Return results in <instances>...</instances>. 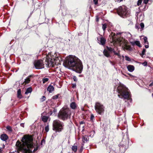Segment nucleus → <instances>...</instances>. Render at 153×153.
Masks as SVG:
<instances>
[{"instance_id": "nucleus-1", "label": "nucleus", "mask_w": 153, "mask_h": 153, "mask_svg": "<svg viewBox=\"0 0 153 153\" xmlns=\"http://www.w3.org/2000/svg\"><path fill=\"white\" fill-rule=\"evenodd\" d=\"M65 67L71 68L76 72L81 73L83 68L82 63L80 60L74 56H69L63 64Z\"/></svg>"}, {"instance_id": "nucleus-2", "label": "nucleus", "mask_w": 153, "mask_h": 153, "mask_svg": "<svg viewBox=\"0 0 153 153\" xmlns=\"http://www.w3.org/2000/svg\"><path fill=\"white\" fill-rule=\"evenodd\" d=\"M22 143L19 141L16 143V146L18 150L23 153H29V148L33 146V139L29 135H25L21 140Z\"/></svg>"}, {"instance_id": "nucleus-3", "label": "nucleus", "mask_w": 153, "mask_h": 153, "mask_svg": "<svg viewBox=\"0 0 153 153\" xmlns=\"http://www.w3.org/2000/svg\"><path fill=\"white\" fill-rule=\"evenodd\" d=\"M120 33L116 34L112 32L109 36V41L114 44H118L120 46L122 47L124 50H131V48L130 46L128 45L126 40L120 37Z\"/></svg>"}, {"instance_id": "nucleus-4", "label": "nucleus", "mask_w": 153, "mask_h": 153, "mask_svg": "<svg viewBox=\"0 0 153 153\" xmlns=\"http://www.w3.org/2000/svg\"><path fill=\"white\" fill-rule=\"evenodd\" d=\"M117 91L118 96L121 98L130 100L131 95L128 89L125 86L120 85L118 87Z\"/></svg>"}, {"instance_id": "nucleus-5", "label": "nucleus", "mask_w": 153, "mask_h": 153, "mask_svg": "<svg viewBox=\"0 0 153 153\" xmlns=\"http://www.w3.org/2000/svg\"><path fill=\"white\" fill-rule=\"evenodd\" d=\"M57 59H59L58 57L56 58L54 56L51 52L49 53L48 55L46 56V65L48 67H53L56 64V61H57Z\"/></svg>"}, {"instance_id": "nucleus-6", "label": "nucleus", "mask_w": 153, "mask_h": 153, "mask_svg": "<svg viewBox=\"0 0 153 153\" xmlns=\"http://www.w3.org/2000/svg\"><path fill=\"white\" fill-rule=\"evenodd\" d=\"M117 12L119 16L123 18L128 16L130 12L128 8L125 5L119 7L117 9Z\"/></svg>"}, {"instance_id": "nucleus-7", "label": "nucleus", "mask_w": 153, "mask_h": 153, "mask_svg": "<svg viewBox=\"0 0 153 153\" xmlns=\"http://www.w3.org/2000/svg\"><path fill=\"white\" fill-rule=\"evenodd\" d=\"M71 112L68 108H63L59 114V117L62 120L67 119L70 116Z\"/></svg>"}, {"instance_id": "nucleus-8", "label": "nucleus", "mask_w": 153, "mask_h": 153, "mask_svg": "<svg viewBox=\"0 0 153 153\" xmlns=\"http://www.w3.org/2000/svg\"><path fill=\"white\" fill-rule=\"evenodd\" d=\"M63 123L59 120H54L53 122V130L56 132H60L63 129Z\"/></svg>"}, {"instance_id": "nucleus-9", "label": "nucleus", "mask_w": 153, "mask_h": 153, "mask_svg": "<svg viewBox=\"0 0 153 153\" xmlns=\"http://www.w3.org/2000/svg\"><path fill=\"white\" fill-rule=\"evenodd\" d=\"M95 109L96 112L100 114H101L104 111V107L102 104L99 102L95 103Z\"/></svg>"}, {"instance_id": "nucleus-10", "label": "nucleus", "mask_w": 153, "mask_h": 153, "mask_svg": "<svg viewBox=\"0 0 153 153\" xmlns=\"http://www.w3.org/2000/svg\"><path fill=\"white\" fill-rule=\"evenodd\" d=\"M34 66L36 69H40L44 68V64L42 60H39L35 62Z\"/></svg>"}, {"instance_id": "nucleus-11", "label": "nucleus", "mask_w": 153, "mask_h": 153, "mask_svg": "<svg viewBox=\"0 0 153 153\" xmlns=\"http://www.w3.org/2000/svg\"><path fill=\"white\" fill-rule=\"evenodd\" d=\"M107 50H108L111 53L112 52H113L114 54L115 55H116L118 56L119 57H120V53L119 52H116L115 51L114 49L110 47H108V46L106 47Z\"/></svg>"}, {"instance_id": "nucleus-12", "label": "nucleus", "mask_w": 153, "mask_h": 153, "mask_svg": "<svg viewBox=\"0 0 153 153\" xmlns=\"http://www.w3.org/2000/svg\"><path fill=\"white\" fill-rule=\"evenodd\" d=\"M98 40L100 41L99 42V43L100 42V44L102 45H104L106 41V39L103 37L100 38V40L98 39Z\"/></svg>"}, {"instance_id": "nucleus-13", "label": "nucleus", "mask_w": 153, "mask_h": 153, "mask_svg": "<svg viewBox=\"0 0 153 153\" xmlns=\"http://www.w3.org/2000/svg\"><path fill=\"white\" fill-rule=\"evenodd\" d=\"M103 53L104 55L107 57H109L111 56L110 55L111 53L107 50H104Z\"/></svg>"}, {"instance_id": "nucleus-14", "label": "nucleus", "mask_w": 153, "mask_h": 153, "mask_svg": "<svg viewBox=\"0 0 153 153\" xmlns=\"http://www.w3.org/2000/svg\"><path fill=\"white\" fill-rule=\"evenodd\" d=\"M8 137L5 134H3L1 136V140L3 141H5L7 139Z\"/></svg>"}, {"instance_id": "nucleus-15", "label": "nucleus", "mask_w": 153, "mask_h": 153, "mask_svg": "<svg viewBox=\"0 0 153 153\" xmlns=\"http://www.w3.org/2000/svg\"><path fill=\"white\" fill-rule=\"evenodd\" d=\"M144 42V43L146 44H147V45H145V47L146 48H148L149 47V42L147 40V38L146 37H145L143 38Z\"/></svg>"}, {"instance_id": "nucleus-16", "label": "nucleus", "mask_w": 153, "mask_h": 153, "mask_svg": "<svg viewBox=\"0 0 153 153\" xmlns=\"http://www.w3.org/2000/svg\"><path fill=\"white\" fill-rule=\"evenodd\" d=\"M47 90L50 93H51L54 91V88L52 85H50L48 87Z\"/></svg>"}, {"instance_id": "nucleus-17", "label": "nucleus", "mask_w": 153, "mask_h": 153, "mask_svg": "<svg viewBox=\"0 0 153 153\" xmlns=\"http://www.w3.org/2000/svg\"><path fill=\"white\" fill-rule=\"evenodd\" d=\"M70 106L72 109H75L76 108L77 105L75 102H73L71 103Z\"/></svg>"}, {"instance_id": "nucleus-18", "label": "nucleus", "mask_w": 153, "mask_h": 153, "mask_svg": "<svg viewBox=\"0 0 153 153\" xmlns=\"http://www.w3.org/2000/svg\"><path fill=\"white\" fill-rule=\"evenodd\" d=\"M127 68L128 70L130 72L133 71L134 70V67L132 65H128L127 66Z\"/></svg>"}, {"instance_id": "nucleus-19", "label": "nucleus", "mask_w": 153, "mask_h": 153, "mask_svg": "<svg viewBox=\"0 0 153 153\" xmlns=\"http://www.w3.org/2000/svg\"><path fill=\"white\" fill-rule=\"evenodd\" d=\"M21 89H18L17 92V97L20 99H21L22 97V96L21 94Z\"/></svg>"}, {"instance_id": "nucleus-20", "label": "nucleus", "mask_w": 153, "mask_h": 153, "mask_svg": "<svg viewBox=\"0 0 153 153\" xmlns=\"http://www.w3.org/2000/svg\"><path fill=\"white\" fill-rule=\"evenodd\" d=\"M89 138L87 136L85 135L83 136L82 138V141L85 143V142H87Z\"/></svg>"}, {"instance_id": "nucleus-21", "label": "nucleus", "mask_w": 153, "mask_h": 153, "mask_svg": "<svg viewBox=\"0 0 153 153\" xmlns=\"http://www.w3.org/2000/svg\"><path fill=\"white\" fill-rule=\"evenodd\" d=\"M32 90L31 88L29 87L27 89L25 94H27L31 93L32 92Z\"/></svg>"}, {"instance_id": "nucleus-22", "label": "nucleus", "mask_w": 153, "mask_h": 153, "mask_svg": "<svg viewBox=\"0 0 153 153\" xmlns=\"http://www.w3.org/2000/svg\"><path fill=\"white\" fill-rule=\"evenodd\" d=\"M72 149L73 151L75 152H76L77 149V146L75 144H74V145L72 146Z\"/></svg>"}, {"instance_id": "nucleus-23", "label": "nucleus", "mask_w": 153, "mask_h": 153, "mask_svg": "<svg viewBox=\"0 0 153 153\" xmlns=\"http://www.w3.org/2000/svg\"><path fill=\"white\" fill-rule=\"evenodd\" d=\"M30 76H28L25 79V81H24V82L25 84H28L30 82Z\"/></svg>"}, {"instance_id": "nucleus-24", "label": "nucleus", "mask_w": 153, "mask_h": 153, "mask_svg": "<svg viewBox=\"0 0 153 153\" xmlns=\"http://www.w3.org/2000/svg\"><path fill=\"white\" fill-rule=\"evenodd\" d=\"M42 120L44 122H46L48 120V117L45 116H43L42 117Z\"/></svg>"}, {"instance_id": "nucleus-25", "label": "nucleus", "mask_w": 153, "mask_h": 153, "mask_svg": "<svg viewBox=\"0 0 153 153\" xmlns=\"http://www.w3.org/2000/svg\"><path fill=\"white\" fill-rule=\"evenodd\" d=\"M134 44H135L137 45L138 46L140 47H141V45L139 41H134Z\"/></svg>"}, {"instance_id": "nucleus-26", "label": "nucleus", "mask_w": 153, "mask_h": 153, "mask_svg": "<svg viewBox=\"0 0 153 153\" xmlns=\"http://www.w3.org/2000/svg\"><path fill=\"white\" fill-rule=\"evenodd\" d=\"M59 94H57L56 95H55L54 96H53L52 97V99L54 100L56 99L59 97Z\"/></svg>"}, {"instance_id": "nucleus-27", "label": "nucleus", "mask_w": 153, "mask_h": 153, "mask_svg": "<svg viewBox=\"0 0 153 153\" xmlns=\"http://www.w3.org/2000/svg\"><path fill=\"white\" fill-rule=\"evenodd\" d=\"M48 80V78H44L43 79V82L44 83L46 82H47Z\"/></svg>"}, {"instance_id": "nucleus-28", "label": "nucleus", "mask_w": 153, "mask_h": 153, "mask_svg": "<svg viewBox=\"0 0 153 153\" xmlns=\"http://www.w3.org/2000/svg\"><path fill=\"white\" fill-rule=\"evenodd\" d=\"M142 0H138L137 2V5L138 6H139L140 5L142 2Z\"/></svg>"}, {"instance_id": "nucleus-29", "label": "nucleus", "mask_w": 153, "mask_h": 153, "mask_svg": "<svg viewBox=\"0 0 153 153\" xmlns=\"http://www.w3.org/2000/svg\"><path fill=\"white\" fill-rule=\"evenodd\" d=\"M106 25L105 24L102 25V28L104 30L106 28Z\"/></svg>"}, {"instance_id": "nucleus-30", "label": "nucleus", "mask_w": 153, "mask_h": 153, "mask_svg": "<svg viewBox=\"0 0 153 153\" xmlns=\"http://www.w3.org/2000/svg\"><path fill=\"white\" fill-rule=\"evenodd\" d=\"M45 130L46 132H48L49 130V126H47L45 128Z\"/></svg>"}, {"instance_id": "nucleus-31", "label": "nucleus", "mask_w": 153, "mask_h": 153, "mask_svg": "<svg viewBox=\"0 0 153 153\" xmlns=\"http://www.w3.org/2000/svg\"><path fill=\"white\" fill-rule=\"evenodd\" d=\"M125 59L126 60L128 61H130V58H129L127 56H125Z\"/></svg>"}, {"instance_id": "nucleus-32", "label": "nucleus", "mask_w": 153, "mask_h": 153, "mask_svg": "<svg viewBox=\"0 0 153 153\" xmlns=\"http://www.w3.org/2000/svg\"><path fill=\"white\" fill-rule=\"evenodd\" d=\"M45 96H43L41 99L42 102L44 101L45 100Z\"/></svg>"}, {"instance_id": "nucleus-33", "label": "nucleus", "mask_w": 153, "mask_h": 153, "mask_svg": "<svg viewBox=\"0 0 153 153\" xmlns=\"http://www.w3.org/2000/svg\"><path fill=\"white\" fill-rule=\"evenodd\" d=\"M94 117L93 114H91V120L93 121L94 119Z\"/></svg>"}, {"instance_id": "nucleus-34", "label": "nucleus", "mask_w": 153, "mask_h": 153, "mask_svg": "<svg viewBox=\"0 0 153 153\" xmlns=\"http://www.w3.org/2000/svg\"><path fill=\"white\" fill-rule=\"evenodd\" d=\"M140 25L142 29H143L144 27V24L143 23H141Z\"/></svg>"}, {"instance_id": "nucleus-35", "label": "nucleus", "mask_w": 153, "mask_h": 153, "mask_svg": "<svg viewBox=\"0 0 153 153\" xmlns=\"http://www.w3.org/2000/svg\"><path fill=\"white\" fill-rule=\"evenodd\" d=\"M142 64L144 66H146L147 65V62H145L142 63Z\"/></svg>"}, {"instance_id": "nucleus-36", "label": "nucleus", "mask_w": 153, "mask_h": 153, "mask_svg": "<svg viewBox=\"0 0 153 153\" xmlns=\"http://www.w3.org/2000/svg\"><path fill=\"white\" fill-rule=\"evenodd\" d=\"M93 1L95 4H97L98 3V0H93Z\"/></svg>"}, {"instance_id": "nucleus-37", "label": "nucleus", "mask_w": 153, "mask_h": 153, "mask_svg": "<svg viewBox=\"0 0 153 153\" xmlns=\"http://www.w3.org/2000/svg\"><path fill=\"white\" fill-rule=\"evenodd\" d=\"M146 51V50L145 49H144L142 51V54L143 55H144Z\"/></svg>"}, {"instance_id": "nucleus-38", "label": "nucleus", "mask_w": 153, "mask_h": 153, "mask_svg": "<svg viewBox=\"0 0 153 153\" xmlns=\"http://www.w3.org/2000/svg\"><path fill=\"white\" fill-rule=\"evenodd\" d=\"M73 79L74 81H76L77 80V78L75 76H74L73 77Z\"/></svg>"}, {"instance_id": "nucleus-39", "label": "nucleus", "mask_w": 153, "mask_h": 153, "mask_svg": "<svg viewBox=\"0 0 153 153\" xmlns=\"http://www.w3.org/2000/svg\"><path fill=\"white\" fill-rule=\"evenodd\" d=\"M122 143H123L122 142L121 143V144L122 145L125 146V145H126L127 144V143H128V141H126V142L124 144H123Z\"/></svg>"}, {"instance_id": "nucleus-40", "label": "nucleus", "mask_w": 153, "mask_h": 153, "mask_svg": "<svg viewBox=\"0 0 153 153\" xmlns=\"http://www.w3.org/2000/svg\"><path fill=\"white\" fill-rule=\"evenodd\" d=\"M7 128L9 130H10L11 127L10 126H7Z\"/></svg>"}, {"instance_id": "nucleus-41", "label": "nucleus", "mask_w": 153, "mask_h": 153, "mask_svg": "<svg viewBox=\"0 0 153 153\" xmlns=\"http://www.w3.org/2000/svg\"><path fill=\"white\" fill-rule=\"evenodd\" d=\"M153 86V82L149 85V86Z\"/></svg>"}, {"instance_id": "nucleus-42", "label": "nucleus", "mask_w": 153, "mask_h": 153, "mask_svg": "<svg viewBox=\"0 0 153 153\" xmlns=\"http://www.w3.org/2000/svg\"><path fill=\"white\" fill-rule=\"evenodd\" d=\"M139 25H137V24H136V25H135V27L136 28H139Z\"/></svg>"}, {"instance_id": "nucleus-43", "label": "nucleus", "mask_w": 153, "mask_h": 153, "mask_svg": "<svg viewBox=\"0 0 153 153\" xmlns=\"http://www.w3.org/2000/svg\"><path fill=\"white\" fill-rule=\"evenodd\" d=\"M2 151V148H0V152H1Z\"/></svg>"}, {"instance_id": "nucleus-44", "label": "nucleus", "mask_w": 153, "mask_h": 153, "mask_svg": "<svg viewBox=\"0 0 153 153\" xmlns=\"http://www.w3.org/2000/svg\"><path fill=\"white\" fill-rule=\"evenodd\" d=\"M131 44L132 45H134V42H131Z\"/></svg>"}, {"instance_id": "nucleus-45", "label": "nucleus", "mask_w": 153, "mask_h": 153, "mask_svg": "<svg viewBox=\"0 0 153 153\" xmlns=\"http://www.w3.org/2000/svg\"><path fill=\"white\" fill-rule=\"evenodd\" d=\"M98 20H98V19H97V21H98Z\"/></svg>"}, {"instance_id": "nucleus-46", "label": "nucleus", "mask_w": 153, "mask_h": 153, "mask_svg": "<svg viewBox=\"0 0 153 153\" xmlns=\"http://www.w3.org/2000/svg\"><path fill=\"white\" fill-rule=\"evenodd\" d=\"M4 146H5L4 145H3V147L4 148Z\"/></svg>"}, {"instance_id": "nucleus-47", "label": "nucleus", "mask_w": 153, "mask_h": 153, "mask_svg": "<svg viewBox=\"0 0 153 153\" xmlns=\"http://www.w3.org/2000/svg\"><path fill=\"white\" fill-rule=\"evenodd\" d=\"M43 141V140H42V141Z\"/></svg>"}]
</instances>
